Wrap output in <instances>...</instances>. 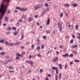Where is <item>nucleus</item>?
I'll use <instances>...</instances> for the list:
<instances>
[{"instance_id": "f257e3e1", "label": "nucleus", "mask_w": 80, "mask_h": 80, "mask_svg": "<svg viewBox=\"0 0 80 80\" xmlns=\"http://www.w3.org/2000/svg\"><path fill=\"white\" fill-rule=\"evenodd\" d=\"M7 4L4 6V2H2V5H1V8H0V13H1V15H0V20L2 19V17L5 12H6V11L7 9L5 8L3 9V7L4 8H7Z\"/></svg>"}, {"instance_id": "f03ea898", "label": "nucleus", "mask_w": 80, "mask_h": 80, "mask_svg": "<svg viewBox=\"0 0 80 80\" xmlns=\"http://www.w3.org/2000/svg\"><path fill=\"white\" fill-rule=\"evenodd\" d=\"M16 9L17 10H19L20 11H22V12H25V11H27V8L24 9V8H22L18 7H17Z\"/></svg>"}, {"instance_id": "7ed1b4c3", "label": "nucleus", "mask_w": 80, "mask_h": 80, "mask_svg": "<svg viewBox=\"0 0 80 80\" xmlns=\"http://www.w3.org/2000/svg\"><path fill=\"white\" fill-rule=\"evenodd\" d=\"M49 10V8H47L45 10V11L43 12L41 16H43L46 13V12H47Z\"/></svg>"}, {"instance_id": "20e7f679", "label": "nucleus", "mask_w": 80, "mask_h": 80, "mask_svg": "<svg viewBox=\"0 0 80 80\" xmlns=\"http://www.w3.org/2000/svg\"><path fill=\"white\" fill-rule=\"evenodd\" d=\"M58 25L59 30H60V31H62V26H61V25L59 22H58Z\"/></svg>"}, {"instance_id": "39448f33", "label": "nucleus", "mask_w": 80, "mask_h": 80, "mask_svg": "<svg viewBox=\"0 0 80 80\" xmlns=\"http://www.w3.org/2000/svg\"><path fill=\"white\" fill-rule=\"evenodd\" d=\"M40 8H41V6H36L34 7V9L35 10H37Z\"/></svg>"}, {"instance_id": "423d86ee", "label": "nucleus", "mask_w": 80, "mask_h": 80, "mask_svg": "<svg viewBox=\"0 0 80 80\" xmlns=\"http://www.w3.org/2000/svg\"><path fill=\"white\" fill-rule=\"evenodd\" d=\"M12 60L10 59L9 60H8L7 61H6L5 62H4L3 63L4 65H6V64H7L8 62H11V61H12Z\"/></svg>"}, {"instance_id": "0eeeda50", "label": "nucleus", "mask_w": 80, "mask_h": 80, "mask_svg": "<svg viewBox=\"0 0 80 80\" xmlns=\"http://www.w3.org/2000/svg\"><path fill=\"white\" fill-rule=\"evenodd\" d=\"M50 18H48L47 21L46 25H49V24H50Z\"/></svg>"}, {"instance_id": "6e6552de", "label": "nucleus", "mask_w": 80, "mask_h": 80, "mask_svg": "<svg viewBox=\"0 0 80 80\" xmlns=\"http://www.w3.org/2000/svg\"><path fill=\"white\" fill-rule=\"evenodd\" d=\"M4 21H5L6 22H8V17L6 16L4 18Z\"/></svg>"}, {"instance_id": "1a4fd4ad", "label": "nucleus", "mask_w": 80, "mask_h": 80, "mask_svg": "<svg viewBox=\"0 0 80 80\" xmlns=\"http://www.w3.org/2000/svg\"><path fill=\"white\" fill-rule=\"evenodd\" d=\"M37 45L38 46L40 45V39L38 38L37 39Z\"/></svg>"}, {"instance_id": "9d476101", "label": "nucleus", "mask_w": 80, "mask_h": 80, "mask_svg": "<svg viewBox=\"0 0 80 80\" xmlns=\"http://www.w3.org/2000/svg\"><path fill=\"white\" fill-rule=\"evenodd\" d=\"M77 45H72V48H77Z\"/></svg>"}, {"instance_id": "9b49d317", "label": "nucleus", "mask_w": 80, "mask_h": 80, "mask_svg": "<svg viewBox=\"0 0 80 80\" xmlns=\"http://www.w3.org/2000/svg\"><path fill=\"white\" fill-rule=\"evenodd\" d=\"M62 57H68V54L66 53L64 55H62Z\"/></svg>"}, {"instance_id": "f8f14e48", "label": "nucleus", "mask_w": 80, "mask_h": 80, "mask_svg": "<svg viewBox=\"0 0 80 80\" xmlns=\"http://www.w3.org/2000/svg\"><path fill=\"white\" fill-rule=\"evenodd\" d=\"M18 32L16 31L13 33V34L14 36H16V35H17V34H18Z\"/></svg>"}, {"instance_id": "ddd939ff", "label": "nucleus", "mask_w": 80, "mask_h": 80, "mask_svg": "<svg viewBox=\"0 0 80 80\" xmlns=\"http://www.w3.org/2000/svg\"><path fill=\"white\" fill-rule=\"evenodd\" d=\"M58 59V58H55L53 59L52 60L53 62H57V60Z\"/></svg>"}, {"instance_id": "4468645a", "label": "nucleus", "mask_w": 80, "mask_h": 80, "mask_svg": "<svg viewBox=\"0 0 80 80\" xmlns=\"http://www.w3.org/2000/svg\"><path fill=\"white\" fill-rule=\"evenodd\" d=\"M69 29L71 30H72V29L73 28V25H72L71 26L70 25L69 26Z\"/></svg>"}, {"instance_id": "2eb2a0df", "label": "nucleus", "mask_w": 80, "mask_h": 80, "mask_svg": "<svg viewBox=\"0 0 80 80\" xmlns=\"http://www.w3.org/2000/svg\"><path fill=\"white\" fill-rule=\"evenodd\" d=\"M21 36H22V37L20 39L21 40H22V39L23 38V37H24V35H23V33H22Z\"/></svg>"}, {"instance_id": "dca6fc26", "label": "nucleus", "mask_w": 80, "mask_h": 80, "mask_svg": "<svg viewBox=\"0 0 80 80\" xmlns=\"http://www.w3.org/2000/svg\"><path fill=\"white\" fill-rule=\"evenodd\" d=\"M65 13L67 17H68V10L66 11L65 12Z\"/></svg>"}, {"instance_id": "f3484780", "label": "nucleus", "mask_w": 80, "mask_h": 80, "mask_svg": "<svg viewBox=\"0 0 80 80\" xmlns=\"http://www.w3.org/2000/svg\"><path fill=\"white\" fill-rule=\"evenodd\" d=\"M0 55H4L5 54V52H1L0 53Z\"/></svg>"}, {"instance_id": "a211bd4d", "label": "nucleus", "mask_w": 80, "mask_h": 80, "mask_svg": "<svg viewBox=\"0 0 80 80\" xmlns=\"http://www.w3.org/2000/svg\"><path fill=\"white\" fill-rule=\"evenodd\" d=\"M8 68H9V69L12 70V69H13V67L12 66H10L9 67H8Z\"/></svg>"}, {"instance_id": "6ab92c4d", "label": "nucleus", "mask_w": 80, "mask_h": 80, "mask_svg": "<svg viewBox=\"0 0 80 80\" xmlns=\"http://www.w3.org/2000/svg\"><path fill=\"white\" fill-rule=\"evenodd\" d=\"M78 6V4L77 3H74L73 5V6L74 7H77V6Z\"/></svg>"}, {"instance_id": "aec40b11", "label": "nucleus", "mask_w": 80, "mask_h": 80, "mask_svg": "<svg viewBox=\"0 0 80 80\" xmlns=\"http://www.w3.org/2000/svg\"><path fill=\"white\" fill-rule=\"evenodd\" d=\"M64 6L66 7H68L69 6V4H64Z\"/></svg>"}, {"instance_id": "412c9836", "label": "nucleus", "mask_w": 80, "mask_h": 80, "mask_svg": "<svg viewBox=\"0 0 80 80\" xmlns=\"http://www.w3.org/2000/svg\"><path fill=\"white\" fill-rule=\"evenodd\" d=\"M20 44V42H17L16 43H14V45H19Z\"/></svg>"}, {"instance_id": "4be33fe9", "label": "nucleus", "mask_w": 80, "mask_h": 80, "mask_svg": "<svg viewBox=\"0 0 80 80\" xmlns=\"http://www.w3.org/2000/svg\"><path fill=\"white\" fill-rule=\"evenodd\" d=\"M16 56H17L18 57H22V55L19 54H18V53H16Z\"/></svg>"}, {"instance_id": "5701e85b", "label": "nucleus", "mask_w": 80, "mask_h": 80, "mask_svg": "<svg viewBox=\"0 0 80 80\" xmlns=\"http://www.w3.org/2000/svg\"><path fill=\"white\" fill-rule=\"evenodd\" d=\"M52 70H57L58 69H57V68H55V67H53L52 68Z\"/></svg>"}, {"instance_id": "b1692460", "label": "nucleus", "mask_w": 80, "mask_h": 80, "mask_svg": "<svg viewBox=\"0 0 80 80\" xmlns=\"http://www.w3.org/2000/svg\"><path fill=\"white\" fill-rule=\"evenodd\" d=\"M9 45H10L11 47H13V46L14 45V44L13 43H9Z\"/></svg>"}, {"instance_id": "393cba45", "label": "nucleus", "mask_w": 80, "mask_h": 80, "mask_svg": "<svg viewBox=\"0 0 80 80\" xmlns=\"http://www.w3.org/2000/svg\"><path fill=\"white\" fill-rule=\"evenodd\" d=\"M31 62V61H26L25 62L26 63H30Z\"/></svg>"}, {"instance_id": "a878e982", "label": "nucleus", "mask_w": 80, "mask_h": 80, "mask_svg": "<svg viewBox=\"0 0 80 80\" xmlns=\"http://www.w3.org/2000/svg\"><path fill=\"white\" fill-rule=\"evenodd\" d=\"M80 62V60H74V62L77 63H78Z\"/></svg>"}, {"instance_id": "bb28decb", "label": "nucleus", "mask_w": 80, "mask_h": 80, "mask_svg": "<svg viewBox=\"0 0 80 80\" xmlns=\"http://www.w3.org/2000/svg\"><path fill=\"white\" fill-rule=\"evenodd\" d=\"M29 22H32V18H30L28 19Z\"/></svg>"}, {"instance_id": "cd10ccee", "label": "nucleus", "mask_w": 80, "mask_h": 80, "mask_svg": "<svg viewBox=\"0 0 80 80\" xmlns=\"http://www.w3.org/2000/svg\"><path fill=\"white\" fill-rule=\"evenodd\" d=\"M4 42V40H0V43H3Z\"/></svg>"}, {"instance_id": "c85d7f7f", "label": "nucleus", "mask_w": 80, "mask_h": 80, "mask_svg": "<svg viewBox=\"0 0 80 80\" xmlns=\"http://www.w3.org/2000/svg\"><path fill=\"white\" fill-rule=\"evenodd\" d=\"M3 2H7V3H9V2H10V0H3Z\"/></svg>"}, {"instance_id": "c756f323", "label": "nucleus", "mask_w": 80, "mask_h": 80, "mask_svg": "<svg viewBox=\"0 0 80 80\" xmlns=\"http://www.w3.org/2000/svg\"><path fill=\"white\" fill-rule=\"evenodd\" d=\"M44 47L45 44H43L41 46V48H42V49H43L44 48Z\"/></svg>"}, {"instance_id": "7c9ffc66", "label": "nucleus", "mask_w": 80, "mask_h": 80, "mask_svg": "<svg viewBox=\"0 0 80 80\" xmlns=\"http://www.w3.org/2000/svg\"><path fill=\"white\" fill-rule=\"evenodd\" d=\"M16 25H17V27H18V26H19V22H18L16 24Z\"/></svg>"}, {"instance_id": "2f4dec72", "label": "nucleus", "mask_w": 80, "mask_h": 80, "mask_svg": "<svg viewBox=\"0 0 80 80\" xmlns=\"http://www.w3.org/2000/svg\"><path fill=\"white\" fill-rule=\"evenodd\" d=\"M73 39H72L71 41H70V43H72L73 42Z\"/></svg>"}, {"instance_id": "473e14b6", "label": "nucleus", "mask_w": 80, "mask_h": 80, "mask_svg": "<svg viewBox=\"0 0 80 80\" xmlns=\"http://www.w3.org/2000/svg\"><path fill=\"white\" fill-rule=\"evenodd\" d=\"M46 32L47 33H50V31L48 30H47L46 31Z\"/></svg>"}, {"instance_id": "72a5a7b5", "label": "nucleus", "mask_w": 80, "mask_h": 80, "mask_svg": "<svg viewBox=\"0 0 80 80\" xmlns=\"http://www.w3.org/2000/svg\"><path fill=\"white\" fill-rule=\"evenodd\" d=\"M55 80H58V76L57 75L55 76Z\"/></svg>"}, {"instance_id": "f704fd0d", "label": "nucleus", "mask_w": 80, "mask_h": 80, "mask_svg": "<svg viewBox=\"0 0 80 80\" xmlns=\"http://www.w3.org/2000/svg\"><path fill=\"white\" fill-rule=\"evenodd\" d=\"M5 44H6V45H9V43H8V42H5Z\"/></svg>"}, {"instance_id": "c9c22d12", "label": "nucleus", "mask_w": 80, "mask_h": 80, "mask_svg": "<svg viewBox=\"0 0 80 80\" xmlns=\"http://www.w3.org/2000/svg\"><path fill=\"white\" fill-rule=\"evenodd\" d=\"M40 48V47L39 46H38V47L37 48H36V50H38Z\"/></svg>"}, {"instance_id": "e433bc0d", "label": "nucleus", "mask_w": 80, "mask_h": 80, "mask_svg": "<svg viewBox=\"0 0 80 80\" xmlns=\"http://www.w3.org/2000/svg\"><path fill=\"white\" fill-rule=\"evenodd\" d=\"M73 56V54H70V55H69L70 57H72Z\"/></svg>"}, {"instance_id": "4c0bfd02", "label": "nucleus", "mask_w": 80, "mask_h": 80, "mask_svg": "<svg viewBox=\"0 0 80 80\" xmlns=\"http://www.w3.org/2000/svg\"><path fill=\"white\" fill-rule=\"evenodd\" d=\"M58 65L59 66L60 69H62V65L61 64H58Z\"/></svg>"}, {"instance_id": "58836bf2", "label": "nucleus", "mask_w": 80, "mask_h": 80, "mask_svg": "<svg viewBox=\"0 0 80 80\" xmlns=\"http://www.w3.org/2000/svg\"><path fill=\"white\" fill-rule=\"evenodd\" d=\"M8 30H11V27H9L8 28Z\"/></svg>"}, {"instance_id": "ea45409f", "label": "nucleus", "mask_w": 80, "mask_h": 80, "mask_svg": "<svg viewBox=\"0 0 80 80\" xmlns=\"http://www.w3.org/2000/svg\"><path fill=\"white\" fill-rule=\"evenodd\" d=\"M66 38H67V39H68L69 38H70V37H69L68 36H66Z\"/></svg>"}, {"instance_id": "a19ab883", "label": "nucleus", "mask_w": 80, "mask_h": 80, "mask_svg": "<svg viewBox=\"0 0 80 80\" xmlns=\"http://www.w3.org/2000/svg\"><path fill=\"white\" fill-rule=\"evenodd\" d=\"M21 53L22 55H25V52H22Z\"/></svg>"}, {"instance_id": "79ce46f5", "label": "nucleus", "mask_w": 80, "mask_h": 80, "mask_svg": "<svg viewBox=\"0 0 80 80\" xmlns=\"http://www.w3.org/2000/svg\"><path fill=\"white\" fill-rule=\"evenodd\" d=\"M75 28L76 29V30H78V26L77 25L75 27Z\"/></svg>"}, {"instance_id": "37998d69", "label": "nucleus", "mask_w": 80, "mask_h": 80, "mask_svg": "<svg viewBox=\"0 0 80 80\" xmlns=\"http://www.w3.org/2000/svg\"><path fill=\"white\" fill-rule=\"evenodd\" d=\"M73 52L75 54V55H76V54H77V52L75 51H74Z\"/></svg>"}, {"instance_id": "c03bdc74", "label": "nucleus", "mask_w": 80, "mask_h": 80, "mask_svg": "<svg viewBox=\"0 0 80 80\" xmlns=\"http://www.w3.org/2000/svg\"><path fill=\"white\" fill-rule=\"evenodd\" d=\"M63 48V46L62 45H60L59 46V48Z\"/></svg>"}, {"instance_id": "a18cd8bd", "label": "nucleus", "mask_w": 80, "mask_h": 80, "mask_svg": "<svg viewBox=\"0 0 80 80\" xmlns=\"http://www.w3.org/2000/svg\"><path fill=\"white\" fill-rule=\"evenodd\" d=\"M12 28L13 30H16V28H15V27H13Z\"/></svg>"}, {"instance_id": "49530a36", "label": "nucleus", "mask_w": 80, "mask_h": 80, "mask_svg": "<svg viewBox=\"0 0 80 80\" xmlns=\"http://www.w3.org/2000/svg\"><path fill=\"white\" fill-rule=\"evenodd\" d=\"M63 15V13H61V14L60 15V17H62Z\"/></svg>"}, {"instance_id": "de8ad7c7", "label": "nucleus", "mask_w": 80, "mask_h": 80, "mask_svg": "<svg viewBox=\"0 0 80 80\" xmlns=\"http://www.w3.org/2000/svg\"><path fill=\"white\" fill-rule=\"evenodd\" d=\"M56 73L57 74H58V69L56 70Z\"/></svg>"}, {"instance_id": "09e8293b", "label": "nucleus", "mask_w": 80, "mask_h": 80, "mask_svg": "<svg viewBox=\"0 0 80 80\" xmlns=\"http://www.w3.org/2000/svg\"><path fill=\"white\" fill-rule=\"evenodd\" d=\"M30 64H31V66H33V62H32L31 61V62H30Z\"/></svg>"}, {"instance_id": "8fccbe9b", "label": "nucleus", "mask_w": 80, "mask_h": 80, "mask_svg": "<svg viewBox=\"0 0 80 80\" xmlns=\"http://www.w3.org/2000/svg\"><path fill=\"white\" fill-rule=\"evenodd\" d=\"M48 77H51V75H50V74H48Z\"/></svg>"}, {"instance_id": "3c124183", "label": "nucleus", "mask_w": 80, "mask_h": 80, "mask_svg": "<svg viewBox=\"0 0 80 80\" xmlns=\"http://www.w3.org/2000/svg\"><path fill=\"white\" fill-rule=\"evenodd\" d=\"M45 7H48V4L47 3H46L45 4Z\"/></svg>"}, {"instance_id": "603ef678", "label": "nucleus", "mask_w": 80, "mask_h": 80, "mask_svg": "<svg viewBox=\"0 0 80 80\" xmlns=\"http://www.w3.org/2000/svg\"><path fill=\"white\" fill-rule=\"evenodd\" d=\"M35 18H38V15H36L34 16Z\"/></svg>"}, {"instance_id": "864d4df0", "label": "nucleus", "mask_w": 80, "mask_h": 80, "mask_svg": "<svg viewBox=\"0 0 80 80\" xmlns=\"http://www.w3.org/2000/svg\"><path fill=\"white\" fill-rule=\"evenodd\" d=\"M31 48H34V46L33 45H32L31 47Z\"/></svg>"}, {"instance_id": "5fc2aeb1", "label": "nucleus", "mask_w": 80, "mask_h": 80, "mask_svg": "<svg viewBox=\"0 0 80 80\" xmlns=\"http://www.w3.org/2000/svg\"><path fill=\"white\" fill-rule=\"evenodd\" d=\"M43 38H44V39H45L46 38V36H43Z\"/></svg>"}, {"instance_id": "6e6d98bb", "label": "nucleus", "mask_w": 80, "mask_h": 80, "mask_svg": "<svg viewBox=\"0 0 80 80\" xmlns=\"http://www.w3.org/2000/svg\"><path fill=\"white\" fill-rule=\"evenodd\" d=\"M67 68V64H66L65 65V69H66Z\"/></svg>"}, {"instance_id": "4d7b16f0", "label": "nucleus", "mask_w": 80, "mask_h": 80, "mask_svg": "<svg viewBox=\"0 0 80 80\" xmlns=\"http://www.w3.org/2000/svg\"><path fill=\"white\" fill-rule=\"evenodd\" d=\"M35 26H34V25L32 26V28H35Z\"/></svg>"}, {"instance_id": "13d9d810", "label": "nucleus", "mask_w": 80, "mask_h": 80, "mask_svg": "<svg viewBox=\"0 0 80 80\" xmlns=\"http://www.w3.org/2000/svg\"><path fill=\"white\" fill-rule=\"evenodd\" d=\"M78 39H79V40H80V36H78Z\"/></svg>"}, {"instance_id": "bf43d9fd", "label": "nucleus", "mask_w": 80, "mask_h": 80, "mask_svg": "<svg viewBox=\"0 0 80 80\" xmlns=\"http://www.w3.org/2000/svg\"><path fill=\"white\" fill-rule=\"evenodd\" d=\"M72 37L73 38H75V35H74L73 34L72 35Z\"/></svg>"}, {"instance_id": "052dcab7", "label": "nucleus", "mask_w": 80, "mask_h": 80, "mask_svg": "<svg viewBox=\"0 0 80 80\" xmlns=\"http://www.w3.org/2000/svg\"><path fill=\"white\" fill-rule=\"evenodd\" d=\"M46 80H48V77H46L45 79Z\"/></svg>"}, {"instance_id": "680f3d73", "label": "nucleus", "mask_w": 80, "mask_h": 80, "mask_svg": "<svg viewBox=\"0 0 80 80\" xmlns=\"http://www.w3.org/2000/svg\"><path fill=\"white\" fill-rule=\"evenodd\" d=\"M16 60H18V59H19V58H18V57H17L16 58Z\"/></svg>"}, {"instance_id": "e2e57ef3", "label": "nucleus", "mask_w": 80, "mask_h": 80, "mask_svg": "<svg viewBox=\"0 0 80 80\" xmlns=\"http://www.w3.org/2000/svg\"><path fill=\"white\" fill-rule=\"evenodd\" d=\"M72 20L73 22H74V21H75V19H74V18H72Z\"/></svg>"}, {"instance_id": "0e129e2a", "label": "nucleus", "mask_w": 80, "mask_h": 80, "mask_svg": "<svg viewBox=\"0 0 80 80\" xmlns=\"http://www.w3.org/2000/svg\"><path fill=\"white\" fill-rule=\"evenodd\" d=\"M9 72H14V71H10Z\"/></svg>"}, {"instance_id": "69168bd1", "label": "nucleus", "mask_w": 80, "mask_h": 80, "mask_svg": "<svg viewBox=\"0 0 80 80\" xmlns=\"http://www.w3.org/2000/svg\"><path fill=\"white\" fill-rule=\"evenodd\" d=\"M62 77V75L61 74H59V77Z\"/></svg>"}, {"instance_id": "338daca9", "label": "nucleus", "mask_w": 80, "mask_h": 80, "mask_svg": "<svg viewBox=\"0 0 80 80\" xmlns=\"http://www.w3.org/2000/svg\"><path fill=\"white\" fill-rule=\"evenodd\" d=\"M15 13H17V12H18V11H17V10H15Z\"/></svg>"}, {"instance_id": "774afa93", "label": "nucleus", "mask_w": 80, "mask_h": 80, "mask_svg": "<svg viewBox=\"0 0 80 80\" xmlns=\"http://www.w3.org/2000/svg\"><path fill=\"white\" fill-rule=\"evenodd\" d=\"M42 71H43V70H42V69H41L40 70V72H42Z\"/></svg>"}]
</instances>
